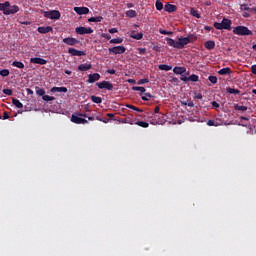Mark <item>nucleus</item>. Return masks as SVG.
<instances>
[{"instance_id":"obj_1","label":"nucleus","mask_w":256,"mask_h":256,"mask_svg":"<svg viewBox=\"0 0 256 256\" xmlns=\"http://www.w3.org/2000/svg\"><path fill=\"white\" fill-rule=\"evenodd\" d=\"M194 41H197V36L180 37L178 39V49H184L185 45H189V43H193Z\"/></svg>"},{"instance_id":"obj_2","label":"nucleus","mask_w":256,"mask_h":256,"mask_svg":"<svg viewBox=\"0 0 256 256\" xmlns=\"http://www.w3.org/2000/svg\"><path fill=\"white\" fill-rule=\"evenodd\" d=\"M233 33L242 37L253 35V31L249 30V28L246 26H236L233 29Z\"/></svg>"},{"instance_id":"obj_3","label":"nucleus","mask_w":256,"mask_h":256,"mask_svg":"<svg viewBox=\"0 0 256 256\" xmlns=\"http://www.w3.org/2000/svg\"><path fill=\"white\" fill-rule=\"evenodd\" d=\"M150 123L151 125H165V123H167V120L165 119V114H154L151 117Z\"/></svg>"},{"instance_id":"obj_4","label":"nucleus","mask_w":256,"mask_h":256,"mask_svg":"<svg viewBox=\"0 0 256 256\" xmlns=\"http://www.w3.org/2000/svg\"><path fill=\"white\" fill-rule=\"evenodd\" d=\"M44 17L56 21L57 19H61V12L59 10L44 11Z\"/></svg>"},{"instance_id":"obj_5","label":"nucleus","mask_w":256,"mask_h":256,"mask_svg":"<svg viewBox=\"0 0 256 256\" xmlns=\"http://www.w3.org/2000/svg\"><path fill=\"white\" fill-rule=\"evenodd\" d=\"M75 33H77V35H91L93 30L91 27L80 26L75 28Z\"/></svg>"},{"instance_id":"obj_6","label":"nucleus","mask_w":256,"mask_h":256,"mask_svg":"<svg viewBox=\"0 0 256 256\" xmlns=\"http://www.w3.org/2000/svg\"><path fill=\"white\" fill-rule=\"evenodd\" d=\"M108 51L109 53H112V55H123V53L127 51V48H125V46H114L109 48Z\"/></svg>"},{"instance_id":"obj_7","label":"nucleus","mask_w":256,"mask_h":256,"mask_svg":"<svg viewBox=\"0 0 256 256\" xmlns=\"http://www.w3.org/2000/svg\"><path fill=\"white\" fill-rule=\"evenodd\" d=\"M98 89H106L107 91H113V84L110 81H102L96 83Z\"/></svg>"},{"instance_id":"obj_8","label":"nucleus","mask_w":256,"mask_h":256,"mask_svg":"<svg viewBox=\"0 0 256 256\" xmlns=\"http://www.w3.org/2000/svg\"><path fill=\"white\" fill-rule=\"evenodd\" d=\"M71 122L75 123L76 125H85L89 123L85 118H81L75 114L71 116Z\"/></svg>"},{"instance_id":"obj_9","label":"nucleus","mask_w":256,"mask_h":256,"mask_svg":"<svg viewBox=\"0 0 256 256\" xmlns=\"http://www.w3.org/2000/svg\"><path fill=\"white\" fill-rule=\"evenodd\" d=\"M68 53L72 55V57H83L87 55L85 51L77 50L75 48H69Z\"/></svg>"},{"instance_id":"obj_10","label":"nucleus","mask_w":256,"mask_h":256,"mask_svg":"<svg viewBox=\"0 0 256 256\" xmlns=\"http://www.w3.org/2000/svg\"><path fill=\"white\" fill-rule=\"evenodd\" d=\"M74 11H75V13H77V15L89 14V8H87V7H74Z\"/></svg>"},{"instance_id":"obj_11","label":"nucleus","mask_w":256,"mask_h":256,"mask_svg":"<svg viewBox=\"0 0 256 256\" xmlns=\"http://www.w3.org/2000/svg\"><path fill=\"white\" fill-rule=\"evenodd\" d=\"M101 79V75L99 73L89 74L88 75V83H95Z\"/></svg>"},{"instance_id":"obj_12","label":"nucleus","mask_w":256,"mask_h":256,"mask_svg":"<svg viewBox=\"0 0 256 256\" xmlns=\"http://www.w3.org/2000/svg\"><path fill=\"white\" fill-rule=\"evenodd\" d=\"M9 7H10V2L9 1H6L4 3H0V11H3L4 15H8Z\"/></svg>"},{"instance_id":"obj_13","label":"nucleus","mask_w":256,"mask_h":256,"mask_svg":"<svg viewBox=\"0 0 256 256\" xmlns=\"http://www.w3.org/2000/svg\"><path fill=\"white\" fill-rule=\"evenodd\" d=\"M231 25H232L231 20H229L227 18L222 19V28L223 29H226L227 31H231Z\"/></svg>"},{"instance_id":"obj_14","label":"nucleus","mask_w":256,"mask_h":256,"mask_svg":"<svg viewBox=\"0 0 256 256\" xmlns=\"http://www.w3.org/2000/svg\"><path fill=\"white\" fill-rule=\"evenodd\" d=\"M38 33H51V31H53V27L51 26H40L37 28Z\"/></svg>"},{"instance_id":"obj_15","label":"nucleus","mask_w":256,"mask_h":256,"mask_svg":"<svg viewBox=\"0 0 256 256\" xmlns=\"http://www.w3.org/2000/svg\"><path fill=\"white\" fill-rule=\"evenodd\" d=\"M30 63H34L36 65H47V60L43 58H31Z\"/></svg>"},{"instance_id":"obj_16","label":"nucleus","mask_w":256,"mask_h":256,"mask_svg":"<svg viewBox=\"0 0 256 256\" xmlns=\"http://www.w3.org/2000/svg\"><path fill=\"white\" fill-rule=\"evenodd\" d=\"M93 65L91 63H85V64H80L78 66V71H89V69H92Z\"/></svg>"},{"instance_id":"obj_17","label":"nucleus","mask_w":256,"mask_h":256,"mask_svg":"<svg viewBox=\"0 0 256 256\" xmlns=\"http://www.w3.org/2000/svg\"><path fill=\"white\" fill-rule=\"evenodd\" d=\"M166 43L169 47H174V49H179L178 41L173 40V38H166Z\"/></svg>"},{"instance_id":"obj_18","label":"nucleus","mask_w":256,"mask_h":256,"mask_svg":"<svg viewBox=\"0 0 256 256\" xmlns=\"http://www.w3.org/2000/svg\"><path fill=\"white\" fill-rule=\"evenodd\" d=\"M186 71H187V68L179 67V66H176L173 69V73H175V75H183V73H186Z\"/></svg>"},{"instance_id":"obj_19","label":"nucleus","mask_w":256,"mask_h":256,"mask_svg":"<svg viewBox=\"0 0 256 256\" xmlns=\"http://www.w3.org/2000/svg\"><path fill=\"white\" fill-rule=\"evenodd\" d=\"M8 15H15V13H19V6L13 5L8 7Z\"/></svg>"},{"instance_id":"obj_20","label":"nucleus","mask_w":256,"mask_h":256,"mask_svg":"<svg viewBox=\"0 0 256 256\" xmlns=\"http://www.w3.org/2000/svg\"><path fill=\"white\" fill-rule=\"evenodd\" d=\"M165 11H167V13H175V11H177V6L173 5V4H166L164 6Z\"/></svg>"},{"instance_id":"obj_21","label":"nucleus","mask_w":256,"mask_h":256,"mask_svg":"<svg viewBox=\"0 0 256 256\" xmlns=\"http://www.w3.org/2000/svg\"><path fill=\"white\" fill-rule=\"evenodd\" d=\"M204 47L205 49H208L209 51H211L212 49H215V41L213 40H208L204 43Z\"/></svg>"},{"instance_id":"obj_22","label":"nucleus","mask_w":256,"mask_h":256,"mask_svg":"<svg viewBox=\"0 0 256 256\" xmlns=\"http://www.w3.org/2000/svg\"><path fill=\"white\" fill-rule=\"evenodd\" d=\"M77 43H79V40H77L76 38H71V37H68V38H65V44L66 45H77Z\"/></svg>"},{"instance_id":"obj_23","label":"nucleus","mask_w":256,"mask_h":256,"mask_svg":"<svg viewBox=\"0 0 256 256\" xmlns=\"http://www.w3.org/2000/svg\"><path fill=\"white\" fill-rule=\"evenodd\" d=\"M130 37H131V39H135L136 41H141V39H143V33L142 32H139V33L131 32Z\"/></svg>"},{"instance_id":"obj_24","label":"nucleus","mask_w":256,"mask_h":256,"mask_svg":"<svg viewBox=\"0 0 256 256\" xmlns=\"http://www.w3.org/2000/svg\"><path fill=\"white\" fill-rule=\"evenodd\" d=\"M241 11H250V13H256V8H250L247 4L240 5Z\"/></svg>"},{"instance_id":"obj_25","label":"nucleus","mask_w":256,"mask_h":256,"mask_svg":"<svg viewBox=\"0 0 256 256\" xmlns=\"http://www.w3.org/2000/svg\"><path fill=\"white\" fill-rule=\"evenodd\" d=\"M226 93H229L230 95H239V93H241V91H239V89L227 87Z\"/></svg>"},{"instance_id":"obj_26","label":"nucleus","mask_w":256,"mask_h":256,"mask_svg":"<svg viewBox=\"0 0 256 256\" xmlns=\"http://www.w3.org/2000/svg\"><path fill=\"white\" fill-rule=\"evenodd\" d=\"M101 21H103V16H96L88 19L89 23H101Z\"/></svg>"},{"instance_id":"obj_27","label":"nucleus","mask_w":256,"mask_h":256,"mask_svg":"<svg viewBox=\"0 0 256 256\" xmlns=\"http://www.w3.org/2000/svg\"><path fill=\"white\" fill-rule=\"evenodd\" d=\"M90 99H91L92 103H96L97 105L103 103V99L101 97H98L95 95L90 96Z\"/></svg>"},{"instance_id":"obj_28","label":"nucleus","mask_w":256,"mask_h":256,"mask_svg":"<svg viewBox=\"0 0 256 256\" xmlns=\"http://www.w3.org/2000/svg\"><path fill=\"white\" fill-rule=\"evenodd\" d=\"M220 75H231V68L225 67L218 71Z\"/></svg>"},{"instance_id":"obj_29","label":"nucleus","mask_w":256,"mask_h":256,"mask_svg":"<svg viewBox=\"0 0 256 256\" xmlns=\"http://www.w3.org/2000/svg\"><path fill=\"white\" fill-rule=\"evenodd\" d=\"M51 93H65V87H52Z\"/></svg>"},{"instance_id":"obj_30","label":"nucleus","mask_w":256,"mask_h":256,"mask_svg":"<svg viewBox=\"0 0 256 256\" xmlns=\"http://www.w3.org/2000/svg\"><path fill=\"white\" fill-rule=\"evenodd\" d=\"M12 67H17V69H25V64L21 61L12 62Z\"/></svg>"},{"instance_id":"obj_31","label":"nucleus","mask_w":256,"mask_h":256,"mask_svg":"<svg viewBox=\"0 0 256 256\" xmlns=\"http://www.w3.org/2000/svg\"><path fill=\"white\" fill-rule=\"evenodd\" d=\"M126 17H129L130 19H135V17H137V11H135V10H128L126 12Z\"/></svg>"},{"instance_id":"obj_32","label":"nucleus","mask_w":256,"mask_h":256,"mask_svg":"<svg viewBox=\"0 0 256 256\" xmlns=\"http://www.w3.org/2000/svg\"><path fill=\"white\" fill-rule=\"evenodd\" d=\"M158 68L160 69V71H171V69H173V66H169L167 64H160Z\"/></svg>"},{"instance_id":"obj_33","label":"nucleus","mask_w":256,"mask_h":256,"mask_svg":"<svg viewBox=\"0 0 256 256\" xmlns=\"http://www.w3.org/2000/svg\"><path fill=\"white\" fill-rule=\"evenodd\" d=\"M190 15H192V17H196V19H201V14H199V11L195 8L190 9Z\"/></svg>"},{"instance_id":"obj_34","label":"nucleus","mask_w":256,"mask_h":256,"mask_svg":"<svg viewBox=\"0 0 256 256\" xmlns=\"http://www.w3.org/2000/svg\"><path fill=\"white\" fill-rule=\"evenodd\" d=\"M12 103L17 107V109H23V103H21V101H19L18 99L13 98Z\"/></svg>"},{"instance_id":"obj_35","label":"nucleus","mask_w":256,"mask_h":256,"mask_svg":"<svg viewBox=\"0 0 256 256\" xmlns=\"http://www.w3.org/2000/svg\"><path fill=\"white\" fill-rule=\"evenodd\" d=\"M132 90H133V91H140L141 97L143 96V94H144L145 91H146L145 87H141V86H133V87H132Z\"/></svg>"},{"instance_id":"obj_36","label":"nucleus","mask_w":256,"mask_h":256,"mask_svg":"<svg viewBox=\"0 0 256 256\" xmlns=\"http://www.w3.org/2000/svg\"><path fill=\"white\" fill-rule=\"evenodd\" d=\"M153 95L149 92H144L143 95H142V100L143 101H149L150 99H153Z\"/></svg>"},{"instance_id":"obj_37","label":"nucleus","mask_w":256,"mask_h":256,"mask_svg":"<svg viewBox=\"0 0 256 256\" xmlns=\"http://www.w3.org/2000/svg\"><path fill=\"white\" fill-rule=\"evenodd\" d=\"M234 109H235V111L245 112V111H247V106H241L239 104H235L234 105Z\"/></svg>"},{"instance_id":"obj_38","label":"nucleus","mask_w":256,"mask_h":256,"mask_svg":"<svg viewBox=\"0 0 256 256\" xmlns=\"http://www.w3.org/2000/svg\"><path fill=\"white\" fill-rule=\"evenodd\" d=\"M126 107L128 109H132L133 111H137L138 113H143V110H141V108H138L137 106H133L131 104H127Z\"/></svg>"},{"instance_id":"obj_39","label":"nucleus","mask_w":256,"mask_h":256,"mask_svg":"<svg viewBox=\"0 0 256 256\" xmlns=\"http://www.w3.org/2000/svg\"><path fill=\"white\" fill-rule=\"evenodd\" d=\"M110 43H112L114 45H119V44L123 43V38H113L110 40Z\"/></svg>"},{"instance_id":"obj_40","label":"nucleus","mask_w":256,"mask_h":256,"mask_svg":"<svg viewBox=\"0 0 256 256\" xmlns=\"http://www.w3.org/2000/svg\"><path fill=\"white\" fill-rule=\"evenodd\" d=\"M136 125H138V127H143L144 129H147V127H149V123L144 121H138L136 122Z\"/></svg>"},{"instance_id":"obj_41","label":"nucleus","mask_w":256,"mask_h":256,"mask_svg":"<svg viewBox=\"0 0 256 256\" xmlns=\"http://www.w3.org/2000/svg\"><path fill=\"white\" fill-rule=\"evenodd\" d=\"M207 125L208 127H219V123H217L215 120H208Z\"/></svg>"},{"instance_id":"obj_42","label":"nucleus","mask_w":256,"mask_h":256,"mask_svg":"<svg viewBox=\"0 0 256 256\" xmlns=\"http://www.w3.org/2000/svg\"><path fill=\"white\" fill-rule=\"evenodd\" d=\"M189 81H192V83H197V81H199V76L192 74L191 76H189Z\"/></svg>"},{"instance_id":"obj_43","label":"nucleus","mask_w":256,"mask_h":256,"mask_svg":"<svg viewBox=\"0 0 256 256\" xmlns=\"http://www.w3.org/2000/svg\"><path fill=\"white\" fill-rule=\"evenodd\" d=\"M36 95H40V97H43L45 95V89L36 87Z\"/></svg>"},{"instance_id":"obj_44","label":"nucleus","mask_w":256,"mask_h":256,"mask_svg":"<svg viewBox=\"0 0 256 256\" xmlns=\"http://www.w3.org/2000/svg\"><path fill=\"white\" fill-rule=\"evenodd\" d=\"M43 101L49 102V101H55V97L49 96V95H44L42 97Z\"/></svg>"},{"instance_id":"obj_45","label":"nucleus","mask_w":256,"mask_h":256,"mask_svg":"<svg viewBox=\"0 0 256 256\" xmlns=\"http://www.w3.org/2000/svg\"><path fill=\"white\" fill-rule=\"evenodd\" d=\"M155 7H156L157 11H162L163 3L158 0V1H156Z\"/></svg>"},{"instance_id":"obj_46","label":"nucleus","mask_w":256,"mask_h":256,"mask_svg":"<svg viewBox=\"0 0 256 256\" xmlns=\"http://www.w3.org/2000/svg\"><path fill=\"white\" fill-rule=\"evenodd\" d=\"M9 70L8 69H3L0 71L1 77H9Z\"/></svg>"},{"instance_id":"obj_47","label":"nucleus","mask_w":256,"mask_h":256,"mask_svg":"<svg viewBox=\"0 0 256 256\" xmlns=\"http://www.w3.org/2000/svg\"><path fill=\"white\" fill-rule=\"evenodd\" d=\"M2 93H4V95L11 96V95H13V90L6 88V89L2 90Z\"/></svg>"},{"instance_id":"obj_48","label":"nucleus","mask_w":256,"mask_h":256,"mask_svg":"<svg viewBox=\"0 0 256 256\" xmlns=\"http://www.w3.org/2000/svg\"><path fill=\"white\" fill-rule=\"evenodd\" d=\"M208 81H210V83H212L213 85H216L217 77L216 76H209Z\"/></svg>"},{"instance_id":"obj_49","label":"nucleus","mask_w":256,"mask_h":256,"mask_svg":"<svg viewBox=\"0 0 256 256\" xmlns=\"http://www.w3.org/2000/svg\"><path fill=\"white\" fill-rule=\"evenodd\" d=\"M214 27H215V29H218L219 31H221V30L224 29L222 22H221V23L215 22V23H214Z\"/></svg>"},{"instance_id":"obj_50","label":"nucleus","mask_w":256,"mask_h":256,"mask_svg":"<svg viewBox=\"0 0 256 256\" xmlns=\"http://www.w3.org/2000/svg\"><path fill=\"white\" fill-rule=\"evenodd\" d=\"M159 33H160L161 35H173V32L167 31V30H163V29H160V30H159Z\"/></svg>"},{"instance_id":"obj_51","label":"nucleus","mask_w":256,"mask_h":256,"mask_svg":"<svg viewBox=\"0 0 256 256\" xmlns=\"http://www.w3.org/2000/svg\"><path fill=\"white\" fill-rule=\"evenodd\" d=\"M145 83H149V79L143 78L138 81V85H145Z\"/></svg>"},{"instance_id":"obj_52","label":"nucleus","mask_w":256,"mask_h":256,"mask_svg":"<svg viewBox=\"0 0 256 256\" xmlns=\"http://www.w3.org/2000/svg\"><path fill=\"white\" fill-rule=\"evenodd\" d=\"M138 53H139V55H145V53H147V49L146 48H138Z\"/></svg>"},{"instance_id":"obj_53","label":"nucleus","mask_w":256,"mask_h":256,"mask_svg":"<svg viewBox=\"0 0 256 256\" xmlns=\"http://www.w3.org/2000/svg\"><path fill=\"white\" fill-rule=\"evenodd\" d=\"M212 107H215V109H219V107H221V105L217 101H213Z\"/></svg>"},{"instance_id":"obj_54","label":"nucleus","mask_w":256,"mask_h":256,"mask_svg":"<svg viewBox=\"0 0 256 256\" xmlns=\"http://www.w3.org/2000/svg\"><path fill=\"white\" fill-rule=\"evenodd\" d=\"M106 73H109V75H115V73H117V71L115 69H108V70H106Z\"/></svg>"},{"instance_id":"obj_55","label":"nucleus","mask_w":256,"mask_h":256,"mask_svg":"<svg viewBox=\"0 0 256 256\" xmlns=\"http://www.w3.org/2000/svg\"><path fill=\"white\" fill-rule=\"evenodd\" d=\"M102 37H103L104 39H107L108 41H111V36H110V34H105V33H103V34H102Z\"/></svg>"},{"instance_id":"obj_56","label":"nucleus","mask_w":256,"mask_h":256,"mask_svg":"<svg viewBox=\"0 0 256 256\" xmlns=\"http://www.w3.org/2000/svg\"><path fill=\"white\" fill-rule=\"evenodd\" d=\"M119 32V30H117V28H110L109 30H108V33H111V34H113V33H118Z\"/></svg>"},{"instance_id":"obj_57","label":"nucleus","mask_w":256,"mask_h":256,"mask_svg":"<svg viewBox=\"0 0 256 256\" xmlns=\"http://www.w3.org/2000/svg\"><path fill=\"white\" fill-rule=\"evenodd\" d=\"M153 51H156V52H160L161 51V47L160 46H158V45H155V46H153Z\"/></svg>"},{"instance_id":"obj_58","label":"nucleus","mask_w":256,"mask_h":256,"mask_svg":"<svg viewBox=\"0 0 256 256\" xmlns=\"http://www.w3.org/2000/svg\"><path fill=\"white\" fill-rule=\"evenodd\" d=\"M251 71H252L253 75H256V64L251 66Z\"/></svg>"},{"instance_id":"obj_59","label":"nucleus","mask_w":256,"mask_h":256,"mask_svg":"<svg viewBox=\"0 0 256 256\" xmlns=\"http://www.w3.org/2000/svg\"><path fill=\"white\" fill-rule=\"evenodd\" d=\"M159 111H160L159 106H156L154 109V113H155L154 115H159L160 114Z\"/></svg>"},{"instance_id":"obj_60","label":"nucleus","mask_w":256,"mask_h":256,"mask_svg":"<svg viewBox=\"0 0 256 256\" xmlns=\"http://www.w3.org/2000/svg\"><path fill=\"white\" fill-rule=\"evenodd\" d=\"M9 113H7V112H4L3 113V119L5 120V119H9Z\"/></svg>"},{"instance_id":"obj_61","label":"nucleus","mask_w":256,"mask_h":256,"mask_svg":"<svg viewBox=\"0 0 256 256\" xmlns=\"http://www.w3.org/2000/svg\"><path fill=\"white\" fill-rule=\"evenodd\" d=\"M204 29L205 31H213V27L211 26H205Z\"/></svg>"},{"instance_id":"obj_62","label":"nucleus","mask_w":256,"mask_h":256,"mask_svg":"<svg viewBox=\"0 0 256 256\" xmlns=\"http://www.w3.org/2000/svg\"><path fill=\"white\" fill-rule=\"evenodd\" d=\"M180 79H181V81H184V82L189 81V77H187V76L181 77Z\"/></svg>"},{"instance_id":"obj_63","label":"nucleus","mask_w":256,"mask_h":256,"mask_svg":"<svg viewBox=\"0 0 256 256\" xmlns=\"http://www.w3.org/2000/svg\"><path fill=\"white\" fill-rule=\"evenodd\" d=\"M187 106L188 107H195V104L193 103V101H190V102H188Z\"/></svg>"},{"instance_id":"obj_64","label":"nucleus","mask_w":256,"mask_h":256,"mask_svg":"<svg viewBox=\"0 0 256 256\" xmlns=\"http://www.w3.org/2000/svg\"><path fill=\"white\" fill-rule=\"evenodd\" d=\"M243 17L249 18V17H251V14H249V13H247V12H244V13H243Z\"/></svg>"}]
</instances>
